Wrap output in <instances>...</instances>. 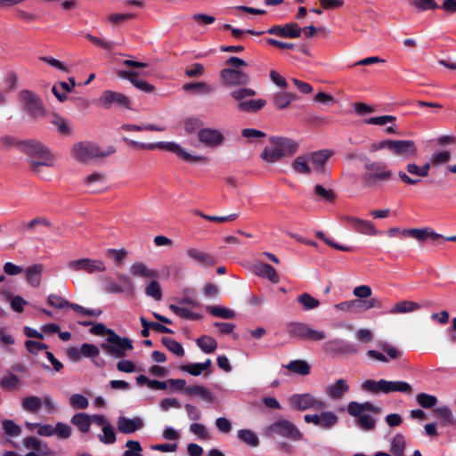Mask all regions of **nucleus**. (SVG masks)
<instances>
[{"instance_id": "1", "label": "nucleus", "mask_w": 456, "mask_h": 456, "mask_svg": "<svg viewBox=\"0 0 456 456\" xmlns=\"http://www.w3.org/2000/svg\"><path fill=\"white\" fill-rule=\"evenodd\" d=\"M297 150L298 143L293 139L273 136L260 156L266 163L273 164L284 157L293 155Z\"/></svg>"}, {"instance_id": "2", "label": "nucleus", "mask_w": 456, "mask_h": 456, "mask_svg": "<svg viewBox=\"0 0 456 456\" xmlns=\"http://www.w3.org/2000/svg\"><path fill=\"white\" fill-rule=\"evenodd\" d=\"M347 412L355 419V425L364 431H371L376 427V419L370 413L379 414L381 410L370 402L352 401L347 404Z\"/></svg>"}, {"instance_id": "3", "label": "nucleus", "mask_w": 456, "mask_h": 456, "mask_svg": "<svg viewBox=\"0 0 456 456\" xmlns=\"http://www.w3.org/2000/svg\"><path fill=\"white\" fill-rule=\"evenodd\" d=\"M18 149L31 159V167L36 170L40 166L53 167L54 156L50 150L37 141L28 140L18 143Z\"/></svg>"}, {"instance_id": "4", "label": "nucleus", "mask_w": 456, "mask_h": 456, "mask_svg": "<svg viewBox=\"0 0 456 456\" xmlns=\"http://www.w3.org/2000/svg\"><path fill=\"white\" fill-rule=\"evenodd\" d=\"M115 152V148L101 149L95 142L84 141L75 143L71 148L72 157L78 162L86 163L96 158H104Z\"/></svg>"}, {"instance_id": "5", "label": "nucleus", "mask_w": 456, "mask_h": 456, "mask_svg": "<svg viewBox=\"0 0 456 456\" xmlns=\"http://www.w3.org/2000/svg\"><path fill=\"white\" fill-rule=\"evenodd\" d=\"M231 97L237 102L236 109L240 112L256 113L266 105L265 99H250L256 91L248 87H240L231 92Z\"/></svg>"}, {"instance_id": "6", "label": "nucleus", "mask_w": 456, "mask_h": 456, "mask_svg": "<svg viewBox=\"0 0 456 456\" xmlns=\"http://www.w3.org/2000/svg\"><path fill=\"white\" fill-rule=\"evenodd\" d=\"M124 141L130 146L140 149V150H155L164 149L168 151H171L177 155L180 159L188 161V162H195L201 159H204L201 156H194L187 151H185L178 143L174 142H152V143H144L136 142L128 138H124Z\"/></svg>"}, {"instance_id": "7", "label": "nucleus", "mask_w": 456, "mask_h": 456, "mask_svg": "<svg viewBox=\"0 0 456 456\" xmlns=\"http://www.w3.org/2000/svg\"><path fill=\"white\" fill-rule=\"evenodd\" d=\"M362 389L373 393V394H390L394 392H400L406 395L412 393L411 386L401 380L389 381L386 379H379L378 381L367 379L362 384Z\"/></svg>"}, {"instance_id": "8", "label": "nucleus", "mask_w": 456, "mask_h": 456, "mask_svg": "<svg viewBox=\"0 0 456 456\" xmlns=\"http://www.w3.org/2000/svg\"><path fill=\"white\" fill-rule=\"evenodd\" d=\"M364 167L366 172L362 175V180L367 187H373L378 182L389 181L393 175L383 162L367 160Z\"/></svg>"}, {"instance_id": "9", "label": "nucleus", "mask_w": 456, "mask_h": 456, "mask_svg": "<svg viewBox=\"0 0 456 456\" xmlns=\"http://www.w3.org/2000/svg\"><path fill=\"white\" fill-rule=\"evenodd\" d=\"M264 435L268 437L279 436L292 441H299L303 434L290 420L279 419L265 428Z\"/></svg>"}, {"instance_id": "10", "label": "nucleus", "mask_w": 456, "mask_h": 456, "mask_svg": "<svg viewBox=\"0 0 456 456\" xmlns=\"http://www.w3.org/2000/svg\"><path fill=\"white\" fill-rule=\"evenodd\" d=\"M101 347L107 354L116 358L125 357L126 352L134 348L131 339L121 338L114 330L108 331L106 342L102 343Z\"/></svg>"}, {"instance_id": "11", "label": "nucleus", "mask_w": 456, "mask_h": 456, "mask_svg": "<svg viewBox=\"0 0 456 456\" xmlns=\"http://www.w3.org/2000/svg\"><path fill=\"white\" fill-rule=\"evenodd\" d=\"M288 402L291 408L297 411H305L308 410L319 411L326 409V402L313 394H294L289 397Z\"/></svg>"}, {"instance_id": "12", "label": "nucleus", "mask_w": 456, "mask_h": 456, "mask_svg": "<svg viewBox=\"0 0 456 456\" xmlns=\"http://www.w3.org/2000/svg\"><path fill=\"white\" fill-rule=\"evenodd\" d=\"M387 234L390 237H394L399 234L402 235L403 237H411L420 243H425L428 240H430L432 243H436L442 239L441 234L436 232L430 227L411 228L403 230L398 227H392L387 231Z\"/></svg>"}, {"instance_id": "13", "label": "nucleus", "mask_w": 456, "mask_h": 456, "mask_svg": "<svg viewBox=\"0 0 456 456\" xmlns=\"http://www.w3.org/2000/svg\"><path fill=\"white\" fill-rule=\"evenodd\" d=\"M288 332L299 339L306 341H321L326 338L323 330H314L310 325L302 322H293L288 326Z\"/></svg>"}, {"instance_id": "14", "label": "nucleus", "mask_w": 456, "mask_h": 456, "mask_svg": "<svg viewBox=\"0 0 456 456\" xmlns=\"http://www.w3.org/2000/svg\"><path fill=\"white\" fill-rule=\"evenodd\" d=\"M67 267L73 272L85 273L88 274L106 271V266L102 260L92 258H81L69 261L67 264Z\"/></svg>"}, {"instance_id": "15", "label": "nucleus", "mask_w": 456, "mask_h": 456, "mask_svg": "<svg viewBox=\"0 0 456 456\" xmlns=\"http://www.w3.org/2000/svg\"><path fill=\"white\" fill-rule=\"evenodd\" d=\"M19 100L22 104V107L31 116L37 117L43 116L45 110L43 108L41 100L37 94L33 91L23 89L19 93Z\"/></svg>"}, {"instance_id": "16", "label": "nucleus", "mask_w": 456, "mask_h": 456, "mask_svg": "<svg viewBox=\"0 0 456 456\" xmlns=\"http://www.w3.org/2000/svg\"><path fill=\"white\" fill-rule=\"evenodd\" d=\"M378 346L384 352L377 351V350H368L366 354L369 358L387 363L390 360L400 359L403 355V352L397 348L396 346L387 343V342H379Z\"/></svg>"}, {"instance_id": "17", "label": "nucleus", "mask_w": 456, "mask_h": 456, "mask_svg": "<svg viewBox=\"0 0 456 456\" xmlns=\"http://www.w3.org/2000/svg\"><path fill=\"white\" fill-rule=\"evenodd\" d=\"M22 444L29 451L25 456H54L48 444L35 436L25 437Z\"/></svg>"}, {"instance_id": "18", "label": "nucleus", "mask_w": 456, "mask_h": 456, "mask_svg": "<svg viewBox=\"0 0 456 456\" xmlns=\"http://www.w3.org/2000/svg\"><path fill=\"white\" fill-rule=\"evenodd\" d=\"M220 76L228 87L245 86L249 81L248 74L237 69H224Z\"/></svg>"}, {"instance_id": "19", "label": "nucleus", "mask_w": 456, "mask_h": 456, "mask_svg": "<svg viewBox=\"0 0 456 456\" xmlns=\"http://www.w3.org/2000/svg\"><path fill=\"white\" fill-rule=\"evenodd\" d=\"M99 103L104 109H110L112 105L122 106L130 109V99L125 94L110 90L104 91L99 99Z\"/></svg>"}, {"instance_id": "20", "label": "nucleus", "mask_w": 456, "mask_h": 456, "mask_svg": "<svg viewBox=\"0 0 456 456\" xmlns=\"http://www.w3.org/2000/svg\"><path fill=\"white\" fill-rule=\"evenodd\" d=\"M394 155L408 159L417 153V146L411 140H391L390 150Z\"/></svg>"}, {"instance_id": "21", "label": "nucleus", "mask_w": 456, "mask_h": 456, "mask_svg": "<svg viewBox=\"0 0 456 456\" xmlns=\"http://www.w3.org/2000/svg\"><path fill=\"white\" fill-rule=\"evenodd\" d=\"M198 139L207 147L217 148L223 144L224 136L217 129L201 128L198 131Z\"/></svg>"}, {"instance_id": "22", "label": "nucleus", "mask_w": 456, "mask_h": 456, "mask_svg": "<svg viewBox=\"0 0 456 456\" xmlns=\"http://www.w3.org/2000/svg\"><path fill=\"white\" fill-rule=\"evenodd\" d=\"M270 35H275L286 38H297L302 34V28L297 23L290 22L284 26H273L267 31Z\"/></svg>"}, {"instance_id": "23", "label": "nucleus", "mask_w": 456, "mask_h": 456, "mask_svg": "<svg viewBox=\"0 0 456 456\" xmlns=\"http://www.w3.org/2000/svg\"><path fill=\"white\" fill-rule=\"evenodd\" d=\"M350 387L344 379H337L334 383L328 385L324 391L326 395L331 400H341L349 392Z\"/></svg>"}, {"instance_id": "24", "label": "nucleus", "mask_w": 456, "mask_h": 456, "mask_svg": "<svg viewBox=\"0 0 456 456\" xmlns=\"http://www.w3.org/2000/svg\"><path fill=\"white\" fill-rule=\"evenodd\" d=\"M307 154L313 172L322 174L324 172L325 164L332 155V152L329 150H321Z\"/></svg>"}, {"instance_id": "25", "label": "nucleus", "mask_w": 456, "mask_h": 456, "mask_svg": "<svg viewBox=\"0 0 456 456\" xmlns=\"http://www.w3.org/2000/svg\"><path fill=\"white\" fill-rule=\"evenodd\" d=\"M187 256L203 267L213 266L216 258L211 254L196 248H190L186 250Z\"/></svg>"}, {"instance_id": "26", "label": "nucleus", "mask_w": 456, "mask_h": 456, "mask_svg": "<svg viewBox=\"0 0 456 456\" xmlns=\"http://www.w3.org/2000/svg\"><path fill=\"white\" fill-rule=\"evenodd\" d=\"M117 427L120 433L132 434L142 428L143 421L139 417L129 419L124 416H120L117 419Z\"/></svg>"}, {"instance_id": "27", "label": "nucleus", "mask_w": 456, "mask_h": 456, "mask_svg": "<svg viewBox=\"0 0 456 456\" xmlns=\"http://www.w3.org/2000/svg\"><path fill=\"white\" fill-rule=\"evenodd\" d=\"M322 349L327 354L356 353V349L343 339L333 338L323 344Z\"/></svg>"}, {"instance_id": "28", "label": "nucleus", "mask_w": 456, "mask_h": 456, "mask_svg": "<svg viewBox=\"0 0 456 456\" xmlns=\"http://www.w3.org/2000/svg\"><path fill=\"white\" fill-rule=\"evenodd\" d=\"M117 74L121 78L128 79L136 88L141 91L146 93L153 91V86H151L147 81L142 79L139 80L136 78L139 75H144V73H140L134 70H119Z\"/></svg>"}, {"instance_id": "29", "label": "nucleus", "mask_w": 456, "mask_h": 456, "mask_svg": "<svg viewBox=\"0 0 456 456\" xmlns=\"http://www.w3.org/2000/svg\"><path fill=\"white\" fill-rule=\"evenodd\" d=\"M118 279L126 285L125 288L119 286L113 281H109L106 285V291L109 293H123L127 292L131 296L134 294V285L133 281L125 274H119Z\"/></svg>"}, {"instance_id": "30", "label": "nucleus", "mask_w": 456, "mask_h": 456, "mask_svg": "<svg viewBox=\"0 0 456 456\" xmlns=\"http://www.w3.org/2000/svg\"><path fill=\"white\" fill-rule=\"evenodd\" d=\"M346 220L352 224L354 229L360 233L371 236L379 233L378 230L370 221L351 216L346 217Z\"/></svg>"}, {"instance_id": "31", "label": "nucleus", "mask_w": 456, "mask_h": 456, "mask_svg": "<svg viewBox=\"0 0 456 456\" xmlns=\"http://www.w3.org/2000/svg\"><path fill=\"white\" fill-rule=\"evenodd\" d=\"M254 272L257 276L266 278L274 284L280 281L277 272L269 264L256 263L254 265Z\"/></svg>"}, {"instance_id": "32", "label": "nucleus", "mask_w": 456, "mask_h": 456, "mask_svg": "<svg viewBox=\"0 0 456 456\" xmlns=\"http://www.w3.org/2000/svg\"><path fill=\"white\" fill-rule=\"evenodd\" d=\"M130 273L134 277H141L143 279H156L158 277V272L154 269L149 268L142 262L134 263L130 266Z\"/></svg>"}, {"instance_id": "33", "label": "nucleus", "mask_w": 456, "mask_h": 456, "mask_svg": "<svg viewBox=\"0 0 456 456\" xmlns=\"http://www.w3.org/2000/svg\"><path fill=\"white\" fill-rule=\"evenodd\" d=\"M43 270L44 266L41 264H35L26 269V281L31 287L38 288L40 286Z\"/></svg>"}, {"instance_id": "34", "label": "nucleus", "mask_w": 456, "mask_h": 456, "mask_svg": "<svg viewBox=\"0 0 456 456\" xmlns=\"http://www.w3.org/2000/svg\"><path fill=\"white\" fill-rule=\"evenodd\" d=\"M293 171L299 175H310L313 173L308 154L297 156L291 163Z\"/></svg>"}, {"instance_id": "35", "label": "nucleus", "mask_w": 456, "mask_h": 456, "mask_svg": "<svg viewBox=\"0 0 456 456\" xmlns=\"http://www.w3.org/2000/svg\"><path fill=\"white\" fill-rule=\"evenodd\" d=\"M20 380L17 375L8 371L7 374L0 379V387L4 391H13L20 387Z\"/></svg>"}, {"instance_id": "36", "label": "nucleus", "mask_w": 456, "mask_h": 456, "mask_svg": "<svg viewBox=\"0 0 456 456\" xmlns=\"http://www.w3.org/2000/svg\"><path fill=\"white\" fill-rule=\"evenodd\" d=\"M70 422L76 426L80 432L82 433H87L90 429V426L92 424V419L90 415L80 412L75 414L72 418Z\"/></svg>"}, {"instance_id": "37", "label": "nucleus", "mask_w": 456, "mask_h": 456, "mask_svg": "<svg viewBox=\"0 0 456 456\" xmlns=\"http://www.w3.org/2000/svg\"><path fill=\"white\" fill-rule=\"evenodd\" d=\"M104 180V174L99 172L90 174L84 178L85 183L90 188L92 192L99 191L101 189L100 187L103 183Z\"/></svg>"}, {"instance_id": "38", "label": "nucleus", "mask_w": 456, "mask_h": 456, "mask_svg": "<svg viewBox=\"0 0 456 456\" xmlns=\"http://www.w3.org/2000/svg\"><path fill=\"white\" fill-rule=\"evenodd\" d=\"M320 413L321 420H320V428L322 429H330L335 427L338 422V417L333 411H321Z\"/></svg>"}, {"instance_id": "39", "label": "nucleus", "mask_w": 456, "mask_h": 456, "mask_svg": "<svg viewBox=\"0 0 456 456\" xmlns=\"http://www.w3.org/2000/svg\"><path fill=\"white\" fill-rule=\"evenodd\" d=\"M420 308V305L413 301L404 300L398 302L391 309V314H406L417 311Z\"/></svg>"}, {"instance_id": "40", "label": "nucleus", "mask_w": 456, "mask_h": 456, "mask_svg": "<svg viewBox=\"0 0 456 456\" xmlns=\"http://www.w3.org/2000/svg\"><path fill=\"white\" fill-rule=\"evenodd\" d=\"M43 405L42 399L36 395H29L22 399L21 407L24 411L36 413Z\"/></svg>"}, {"instance_id": "41", "label": "nucleus", "mask_w": 456, "mask_h": 456, "mask_svg": "<svg viewBox=\"0 0 456 456\" xmlns=\"http://www.w3.org/2000/svg\"><path fill=\"white\" fill-rule=\"evenodd\" d=\"M198 346L206 354H211L216 351L217 347L216 340L208 335L200 337L196 341Z\"/></svg>"}, {"instance_id": "42", "label": "nucleus", "mask_w": 456, "mask_h": 456, "mask_svg": "<svg viewBox=\"0 0 456 456\" xmlns=\"http://www.w3.org/2000/svg\"><path fill=\"white\" fill-rule=\"evenodd\" d=\"M285 368L289 371L305 376L310 373V366L305 361L302 360H294L290 361Z\"/></svg>"}, {"instance_id": "43", "label": "nucleus", "mask_w": 456, "mask_h": 456, "mask_svg": "<svg viewBox=\"0 0 456 456\" xmlns=\"http://www.w3.org/2000/svg\"><path fill=\"white\" fill-rule=\"evenodd\" d=\"M296 96L289 92H279L273 96V104L277 109L287 108Z\"/></svg>"}, {"instance_id": "44", "label": "nucleus", "mask_w": 456, "mask_h": 456, "mask_svg": "<svg viewBox=\"0 0 456 456\" xmlns=\"http://www.w3.org/2000/svg\"><path fill=\"white\" fill-rule=\"evenodd\" d=\"M238 438L249 446L256 447L259 444V439L255 432L250 429H240L237 433Z\"/></svg>"}, {"instance_id": "45", "label": "nucleus", "mask_w": 456, "mask_h": 456, "mask_svg": "<svg viewBox=\"0 0 456 456\" xmlns=\"http://www.w3.org/2000/svg\"><path fill=\"white\" fill-rule=\"evenodd\" d=\"M183 89L184 91H192L199 94H209L213 92V87L205 82L184 84Z\"/></svg>"}, {"instance_id": "46", "label": "nucleus", "mask_w": 456, "mask_h": 456, "mask_svg": "<svg viewBox=\"0 0 456 456\" xmlns=\"http://www.w3.org/2000/svg\"><path fill=\"white\" fill-rule=\"evenodd\" d=\"M206 309L212 315L222 319L229 320L235 317V312L229 308L217 305H208L206 307Z\"/></svg>"}, {"instance_id": "47", "label": "nucleus", "mask_w": 456, "mask_h": 456, "mask_svg": "<svg viewBox=\"0 0 456 456\" xmlns=\"http://www.w3.org/2000/svg\"><path fill=\"white\" fill-rule=\"evenodd\" d=\"M184 391L187 394L199 395L207 402H209V403L213 402L212 393L203 386L197 385V386L187 387L184 388Z\"/></svg>"}, {"instance_id": "48", "label": "nucleus", "mask_w": 456, "mask_h": 456, "mask_svg": "<svg viewBox=\"0 0 456 456\" xmlns=\"http://www.w3.org/2000/svg\"><path fill=\"white\" fill-rule=\"evenodd\" d=\"M169 309L175 314L177 316L187 319V320H199L201 318V315L199 314L192 313L190 309L171 304L169 305Z\"/></svg>"}, {"instance_id": "49", "label": "nucleus", "mask_w": 456, "mask_h": 456, "mask_svg": "<svg viewBox=\"0 0 456 456\" xmlns=\"http://www.w3.org/2000/svg\"><path fill=\"white\" fill-rule=\"evenodd\" d=\"M161 342L168 351H170L176 356L182 357L184 355V349L183 346L175 339L167 337H163Z\"/></svg>"}, {"instance_id": "50", "label": "nucleus", "mask_w": 456, "mask_h": 456, "mask_svg": "<svg viewBox=\"0 0 456 456\" xmlns=\"http://www.w3.org/2000/svg\"><path fill=\"white\" fill-rule=\"evenodd\" d=\"M212 362L210 359H207L201 363H192L182 367V370L189 372L192 376H200L203 370L210 368Z\"/></svg>"}, {"instance_id": "51", "label": "nucleus", "mask_w": 456, "mask_h": 456, "mask_svg": "<svg viewBox=\"0 0 456 456\" xmlns=\"http://www.w3.org/2000/svg\"><path fill=\"white\" fill-rule=\"evenodd\" d=\"M50 122L56 127L58 133L62 134H70V127H69L68 120L65 118L54 114L51 118Z\"/></svg>"}, {"instance_id": "52", "label": "nucleus", "mask_w": 456, "mask_h": 456, "mask_svg": "<svg viewBox=\"0 0 456 456\" xmlns=\"http://www.w3.org/2000/svg\"><path fill=\"white\" fill-rule=\"evenodd\" d=\"M297 301L305 311L314 309L320 305V301L308 293H302L298 296Z\"/></svg>"}, {"instance_id": "53", "label": "nucleus", "mask_w": 456, "mask_h": 456, "mask_svg": "<svg viewBox=\"0 0 456 456\" xmlns=\"http://www.w3.org/2000/svg\"><path fill=\"white\" fill-rule=\"evenodd\" d=\"M334 307L337 310L352 313V314H360L359 309V299H352L348 301H344L338 304H336Z\"/></svg>"}, {"instance_id": "54", "label": "nucleus", "mask_w": 456, "mask_h": 456, "mask_svg": "<svg viewBox=\"0 0 456 456\" xmlns=\"http://www.w3.org/2000/svg\"><path fill=\"white\" fill-rule=\"evenodd\" d=\"M434 411L442 419L443 425L447 426L454 423L452 412L448 406L437 407Z\"/></svg>"}, {"instance_id": "55", "label": "nucleus", "mask_w": 456, "mask_h": 456, "mask_svg": "<svg viewBox=\"0 0 456 456\" xmlns=\"http://www.w3.org/2000/svg\"><path fill=\"white\" fill-rule=\"evenodd\" d=\"M102 434L99 435V440L105 444H111L116 442V434L113 427L108 423L102 428Z\"/></svg>"}, {"instance_id": "56", "label": "nucleus", "mask_w": 456, "mask_h": 456, "mask_svg": "<svg viewBox=\"0 0 456 456\" xmlns=\"http://www.w3.org/2000/svg\"><path fill=\"white\" fill-rule=\"evenodd\" d=\"M405 441L404 437L398 434L391 443V452L395 456H404Z\"/></svg>"}, {"instance_id": "57", "label": "nucleus", "mask_w": 456, "mask_h": 456, "mask_svg": "<svg viewBox=\"0 0 456 456\" xmlns=\"http://www.w3.org/2000/svg\"><path fill=\"white\" fill-rule=\"evenodd\" d=\"M145 294L148 297H152L156 301H159L162 298V291L160 289V285L156 279H152V281L149 283V285L145 288Z\"/></svg>"}, {"instance_id": "58", "label": "nucleus", "mask_w": 456, "mask_h": 456, "mask_svg": "<svg viewBox=\"0 0 456 456\" xmlns=\"http://www.w3.org/2000/svg\"><path fill=\"white\" fill-rule=\"evenodd\" d=\"M417 403L423 408L428 409L437 403V398L435 395L426 393H420L416 396Z\"/></svg>"}, {"instance_id": "59", "label": "nucleus", "mask_w": 456, "mask_h": 456, "mask_svg": "<svg viewBox=\"0 0 456 456\" xmlns=\"http://www.w3.org/2000/svg\"><path fill=\"white\" fill-rule=\"evenodd\" d=\"M314 193L321 200L328 202H333L336 199V194L331 189H326L320 184L315 185Z\"/></svg>"}, {"instance_id": "60", "label": "nucleus", "mask_w": 456, "mask_h": 456, "mask_svg": "<svg viewBox=\"0 0 456 456\" xmlns=\"http://www.w3.org/2000/svg\"><path fill=\"white\" fill-rule=\"evenodd\" d=\"M126 450L123 456H143L142 454V448L138 441L128 440L126 443Z\"/></svg>"}, {"instance_id": "61", "label": "nucleus", "mask_w": 456, "mask_h": 456, "mask_svg": "<svg viewBox=\"0 0 456 456\" xmlns=\"http://www.w3.org/2000/svg\"><path fill=\"white\" fill-rule=\"evenodd\" d=\"M69 404L74 409L85 410L88 407L89 402L83 395L74 394L69 397Z\"/></svg>"}, {"instance_id": "62", "label": "nucleus", "mask_w": 456, "mask_h": 456, "mask_svg": "<svg viewBox=\"0 0 456 456\" xmlns=\"http://www.w3.org/2000/svg\"><path fill=\"white\" fill-rule=\"evenodd\" d=\"M47 303L49 305L58 309L67 308L69 305L68 300L56 294H50L47 297Z\"/></svg>"}, {"instance_id": "63", "label": "nucleus", "mask_w": 456, "mask_h": 456, "mask_svg": "<svg viewBox=\"0 0 456 456\" xmlns=\"http://www.w3.org/2000/svg\"><path fill=\"white\" fill-rule=\"evenodd\" d=\"M79 353H82L83 357L95 358L99 355V348L93 344L83 343L79 348Z\"/></svg>"}, {"instance_id": "64", "label": "nucleus", "mask_w": 456, "mask_h": 456, "mask_svg": "<svg viewBox=\"0 0 456 456\" xmlns=\"http://www.w3.org/2000/svg\"><path fill=\"white\" fill-rule=\"evenodd\" d=\"M381 302L378 298L359 299L360 314L371 308H380Z\"/></svg>"}]
</instances>
